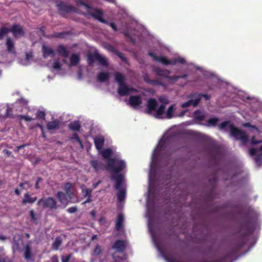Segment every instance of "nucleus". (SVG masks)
Wrapping results in <instances>:
<instances>
[{
	"instance_id": "44",
	"label": "nucleus",
	"mask_w": 262,
	"mask_h": 262,
	"mask_svg": "<svg viewBox=\"0 0 262 262\" xmlns=\"http://www.w3.org/2000/svg\"><path fill=\"white\" fill-rule=\"evenodd\" d=\"M36 117L38 118L45 119V113L41 111H38L36 114Z\"/></svg>"
},
{
	"instance_id": "20",
	"label": "nucleus",
	"mask_w": 262,
	"mask_h": 262,
	"mask_svg": "<svg viewBox=\"0 0 262 262\" xmlns=\"http://www.w3.org/2000/svg\"><path fill=\"white\" fill-rule=\"evenodd\" d=\"M104 143V138L102 136H96L94 138V144L97 149L100 150L102 148Z\"/></svg>"
},
{
	"instance_id": "52",
	"label": "nucleus",
	"mask_w": 262,
	"mask_h": 262,
	"mask_svg": "<svg viewBox=\"0 0 262 262\" xmlns=\"http://www.w3.org/2000/svg\"><path fill=\"white\" fill-rule=\"evenodd\" d=\"M166 79L169 80L177 81L179 79V76H177V75H172V76L167 75Z\"/></svg>"
},
{
	"instance_id": "64",
	"label": "nucleus",
	"mask_w": 262,
	"mask_h": 262,
	"mask_svg": "<svg viewBox=\"0 0 262 262\" xmlns=\"http://www.w3.org/2000/svg\"><path fill=\"white\" fill-rule=\"evenodd\" d=\"M52 262H58V259L56 255L52 257Z\"/></svg>"
},
{
	"instance_id": "29",
	"label": "nucleus",
	"mask_w": 262,
	"mask_h": 262,
	"mask_svg": "<svg viewBox=\"0 0 262 262\" xmlns=\"http://www.w3.org/2000/svg\"><path fill=\"white\" fill-rule=\"evenodd\" d=\"M110 75L108 73L100 72L97 75V80L100 82H104L109 79Z\"/></svg>"
},
{
	"instance_id": "2",
	"label": "nucleus",
	"mask_w": 262,
	"mask_h": 262,
	"mask_svg": "<svg viewBox=\"0 0 262 262\" xmlns=\"http://www.w3.org/2000/svg\"><path fill=\"white\" fill-rule=\"evenodd\" d=\"M125 166L124 161L114 158L107 161L106 169L108 171L117 174L123 170Z\"/></svg>"
},
{
	"instance_id": "60",
	"label": "nucleus",
	"mask_w": 262,
	"mask_h": 262,
	"mask_svg": "<svg viewBox=\"0 0 262 262\" xmlns=\"http://www.w3.org/2000/svg\"><path fill=\"white\" fill-rule=\"evenodd\" d=\"M169 64L175 65L178 63L177 58H173L171 60H169Z\"/></svg>"
},
{
	"instance_id": "53",
	"label": "nucleus",
	"mask_w": 262,
	"mask_h": 262,
	"mask_svg": "<svg viewBox=\"0 0 262 262\" xmlns=\"http://www.w3.org/2000/svg\"><path fill=\"white\" fill-rule=\"evenodd\" d=\"M53 68L56 70H60L61 69V64L58 60H56L53 66Z\"/></svg>"
},
{
	"instance_id": "62",
	"label": "nucleus",
	"mask_w": 262,
	"mask_h": 262,
	"mask_svg": "<svg viewBox=\"0 0 262 262\" xmlns=\"http://www.w3.org/2000/svg\"><path fill=\"white\" fill-rule=\"evenodd\" d=\"M178 63H180L181 64H184L185 63V59L182 58H177Z\"/></svg>"
},
{
	"instance_id": "36",
	"label": "nucleus",
	"mask_w": 262,
	"mask_h": 262,
	"mask_svg": "<svg viewBox=\"0 0 262 262\" xmlns=\"http://www.w3.org/2000/svg\"><path fill=\"white\" fill-rule=\"evenodd\" d=\"M175 110L174 105H171L166 113V118L167 119H171L172 118Z\"/></svg>"
},
{
	"instance_id": "19",
	"label": "nucleus",
	"mask_w": 262,
	"mask_h": 262,
	"mask_svg": "<svg viewBox=\"0 0 262 262\" xmlns=\"http://www.w3.org/2000/svg\"><path fill=\"white\" fill-rule=\"evenodd\" d=\"M129 103L133 106H137L142 103L140 96H131L129 98Z\"/></svg>"
},
{
	"instance_id": "27",
	"label": "nucleus",
	"mask_w": 262,
	"mask_h": 262,
	"mask_svg": "<svg viewBox=\"0 0 262 262\" xmlns=\"http://www.w3.org/2000/svg\"><path fill=\"white\" fill-rule=\"evenodd\" d=\"M91 164L97 172L102 169L103 167V165L102 162L98 161V160H92L91 162Z\"/></svg>"
},
{
	"instance_id": "46",
	"label": "nucleus",
	"mask_w": 262,
	"mask_h": 262,
	"mask_svg": "<svg viewBox=\"0 0 262 262\" xmlns=\"http://www.w3.org/2000/svg\"><path fill=\"white\" fill-rule=\"evenodd\" d=\"M16 104H21L23 106H26L28 103V101L24 98L17 99L15 102Z\"/></svg>"
},
{
	"instance_id": "7",
	"label": "nucleus",
	"mask_w": 262,
	"mask_h": 262,
	"mask_svg": "<svg viewBox=\"0 0 262 262\" xmlns=\"http://www.w3.org/2000/svg\"><path fill=\"white\" fill-rule=\"evenodd\" d=\"M10 32L13 33V35L15 38H19L25 35V32L23 27L18 24H14L11 28H10Z\"/></svg>"
},
{
	"instance_id": "50",
	"label": "nucleus",
	"mask_w": 262,
	"mask_h": 262,
	"mask_svg": "<svg viewBox=\"0 0 262 262\" xmlns=\"http://www.w3.org/2000/svg\"><path fill=\"white\" fill-rule=\"evenodd\" d=\"M71 139L77 140L80 146L82 148V141L80 139L77 134H74Z\"/></svg>"
},
{
	"instance_id": "12",
	"label": "nucleus",
	"mask_w": 262,
	"mask_h": 262,
	"mask_svg": "<svg viewBox=\"0 0 262 262\" xmlns=\"http://www.w3.org/2000/svg\"><path fill=\"white\" fill-rule=\"evenodd\" d=\"M211 156L213 159H216L221 155V150L219 146L216 145L211 144L208 147Z\"/></svg>"
},
{
	"instance_id": "51",
	"label": "nucleus",
	"mask_w": 262,
	"mask_h": 262,
	"mask_svg": "<svg viewBox=\"0 0 262 262\" xmlns=\"http://www.w3.org/2000/svg\"><path fill=\"white\" fill-rule=\"evenodd\" d=\"M122 61H125L126 58L124 57L123 54L118 51H116L115 53Z\"/></svg>"
},
{
	"instance_id": "55",
	"label": "nucleus",
	"mask_w": 262,
	"mask_h": 262,
	"mask_svg": "<svg viewBox=\"0 0 262 262\" xmlns=\"http://www.w3.org/2000/svg\"><path fill=\"white\" fill-rule=\"evenodd\" d=\"M19 118L20 119H24V120H25L27 121H32L33 120V119L31 117H30L28 116L20 115V116H19Z\"/></svg>"
},
{
	"instance_id": "54",
	"label": "nucleus",
	"mask_w": 262,
	"mask_h": 262,
	"mask_svg": "<svg viewBox=\"0 0 262 262\" xmlns=\"http://www.w3.org/2000/svg\"><path fill=\"white\" fill-rule=\"evenodd\" d=\"M65 35H66L65 32L56 33L53 35V37H57V38H63V37H64Z\"/></svg>"
},
{
	"instance_id": "6",
	"label": "nucleus",
	"mask_w": 262,
	"mask_h": 262,
	"mask_svg": "<svg viewBox=\"0 0 262 262\" xmlns=\"http://www.w3.org/2000/svg\"><path fill=\"white\" fill-rule=\"evenodd\" d=\"M89 14L93 18L100 22L105 24H108V21L103 18V12L102 10L98 9H92L89 11Z\"/></svg>"
},
{
	"instance_id": "5",
	"label": "nucleus",
	"mask_w": 262,
	"mask_h": 262,
	"mask_svg": "<svg viewBox=\"0 0 262 262\" xmlns=\"http://www.w3.org/2000/svg\"><path fill=\"white\" fill-rule=\"evenodd\" d=\"M37 205L42 206L44 208L56 210L58 208L56 200L53 197L42 198L37 202Z\"/></svg>"
},
{
	"instance_id": "22",
	"label": "nucleus",
	"mask_w": 262,
	"mask_h": 262,
	"mask_svg": "<svg viewBox=\"0 0 262 262\" xmlns=\"http://www.w3.org/2000/svg\"><path fill=\"white\" fill-rule=\"evenodd\" d=\"M57 51L60 56L64 58H67L69 56V52L67 48L62 45H60L57 47Z\"/></svg>"
},
{
	"instance_id": "1",
	"label": "nucleus",
	"mask_w": 262,
	"mask_h": 262,
	"mask_svg": "<svg viewBox=\"0 0 262 262\" xmlns=\"http://www.w3.org/2000/svg\"><path fill=\"white\" fill-rule=\"evenodd\" d=\"M226 127H228L230 130L231 135L236 140H239L244 145L248 142V136L246 133L235 127L230 121H224L219 125L220 129H225Z\"/></svg>"
},
{
	"instance_id": "39",
	"label": "nucleus",
	"mask_w": 262,
	"mask_h": 262,
	"mask_svg": "<svg viewBox=\"0 0 262 262\" xmlns=\"http://www.w3.org/2000/svg\"><path fill=\"white\" fill-rule=\"evenodd\" d=\"M0 262H12L10 258L6 255L3 249H0Z\"/></svg>"
},
{
	"instance_id": "26",
	"label": "nucleus",
	"mask_w": 262,
	"mask_h": 262,
	"mask_svg": "<svg viewBox=\"0 0 262 262\" xmlns=\"http://www.w3.org/2000/svg\"><path fill=\"white\" fill-rule=\"evenodd\" d=\"M123 221H124L123 215L122 214H119L117 216V221H116V229L117 231L120 230V229L122 228Z\"/></svg>"
},
{
	"instance_id": "9",
	"label": "nucleus",
	"mask_w": 262,
	"mask_h": 262,
	"mask_svg": "<svg viewBox=\"0 0 262 262\" xmlns=\"http://www.w3.org/2000/svg\"><path fill=\"white\" fill-rule=\"evenodd\" d=\"M5 45L7 52L9 53H11V54L16 56V52L15 48V43L11 38H7Z\"/></svg>"
},
{
	"instance_id": "30",
	"label": "nucleus",
	"mask_w": 262,
	"mask_h": 262,
	"mask_svg": "<svg viewBox=\"0 0 262 262\" xmlns=\"http://www.w3.org/2000/svg\"><path fill=\"white\" fill-rule=\"evenodd\" d=\"M31 248L29 244H27L25 246L24 252V257L26 260L31 259Z\"/></svg>"
},
{
	"instance_id": "38",
	"label": "nucleus",
	"mask_w": 262,
	"mask_h": 262,
	"mask_svg": "<svg viewBox=\"0 0 262 262\" xmlns=\"http://www.w3.org/2000/svg\"><path fill=\"white\" fill-rule=\"evenodd\" d=\"M194 117L195 120L200 121H203L205 119V116L202 114V112L199 110L194 112Z\"/></svg>"
},
{
	"instance_id": "33",
	"label": "nucleus",
	"mask_w": 262,
	"mask_h": 262,
	"mask_svg": "<svg viewBox=\"0 0 262 262\" xmlns=\"http://www.w3.org/2000/svg\"><path fill=\"white\" fill-rule=\"evenodd\" d=\"M118 191L117 193V198L119 202H121L123 201L126 195V192L125 190L124 189L120 188L119 189H118Z\"/></svg>"
},
{
	"instance_id": "13",
	"label": "nucleus",
	"mask_w": 262,
	"mask_h": 262,
	"mask_svg": "<svg viewBox=\"0 0 262 262\" xmlns=\"http://www.w3.org/2000/svg\"><path fill=\"white\" fill-rule=\"evenodd\" d=\"M148 55L152 57L154 60L161 62L164 65L167 66L169 64V59L165 56H158L151 51L148 53Z\"/></svg>"
},
{
	"instance_id": "14",
	"label": "nucleus",
	"mask_w": 262,
	"mask_h": 262,
	"mask_svg": "<svg viewBox=\"0 0 262 262\" xmlns=\"http://www.w3.org/2000/svg\"><path fill=\"white\" fill-rule=\"evenodd\" d=\"M56 197L61 204L66 205L68 204L69 200L72 198V196L70 195H68L67 194L61 191H59L57 192Z\"/></svg>"
},
{
	"instance_id": "49",
	"label": "nucleus",
	"mask_w": 262,
	"mask_h": 262,
	"mask_svg": "<svg viewBox=\"0 0 262 262\" xmlns=\"http://www.w3.org/2000/svg\"><path fill=\"white\" fill-rule=\"evenodd\" d=\"M159 100L163 103L162 105L167 104L169 103L168 99L165 96L160 97Z\"/></svg>"
},
{
	"instance_id": "37",
	"label": "nucleus",
	"mask_w": 262,
	"mask_h": 262,
	"mask_svg": "<svg viewBox=\"0 0 262 262\" xmlns=\"http://www.w3.org/2000/svg\"><path fill=\"white\" fill-rule=\"evenodd\" d=\"M72 183L68 182L66 183L64 187V190L65 191V193L67 194L68 195H70L71 196H72L73 194V191L72 190Z\"/></svg>"
},
{
	"instance_id": "15",
	"label": "nucleus",
	"mask_w": 262,
	"mask_h": 262,
	"mask_svg": "<svg viewBox=\"0 0 262 262\" xmlns=\"http://www.w3.org/2000/svg\"><path fill=\"white\" fill-rule=\"evenodd\" d=\"M111 179L115 181V188L116 189L121 188L123 179V175L122 174L114 175L112 176Z\"/></svg>"
},
{
	"instance_id": "4",
	"label": "nucleus",
	"mask_w": 262,
	"mask_h": 262,
	"mask_svg": "<svg viewBox=\"0 0 262 262\" xmlns=\"http://www.w3.org/2000/svg\"><path fill=\"white\" fill-rule=\"evenodd\" d=\"M59 14L62 17H66L67 14L72 12L80 13V10L77 8L60 2L56 5Z\"/></svg>"
},
{
	"instance_id": "58",
	"label": "nucleus",
	"mask_w": 262,
	"mask_h": 262,
	"mask_svg": "<svg viewBox=\"0 0 262 262\" xmlns=\"http://www.w3.org/2000/svg\"><path fill=\"white\" fill-rule=\"evenodd\" d=\"M77 210V209L76 207H72L68 209L67 211L68 212L70 213H75Z\"/></svg>"
},
{
	"instance_id": "23",
	"label": "nucleus",
	"mask_w": 262,
	"mask_h": 262,
	"mask_svg": "<svg viewBox=\"0 0 262 262\" xmlns=\"http://www.w3.org/2000/svg\"><path fill=\"white\" fill-rule=\"evenodd\" d=\"M115 81L118 83V85L125 83L126 80L125 76L122 73L116 72L114 73Z\"/></svg>"
},
{
	"instance_id": "24",
	"label": "nucleus",
	"mask_w": 262,
	"mask_h": 262,
	"mask_svg": "<svg viewBox=\"0 0 262 262\" xmlns=\"http://www.w3.org/2000/svg\"><path fill=\"white\" fill-rule=\"evenodd\" d=\"M60 122L58 120H54L48 122L47 124V127L49 130H53L58 129L59 127Z\"/></svg>"
},
{
	"instance_id": "31",
	"label": "nucleus",
	"mask_w": 262,
	"mask_h": 262,
	"mask_svg": "<svg viewBox=\"0 0 262 262\" xmlns=\"http://www.w3.org/2000/svg\"><path fill=\"white\" fill-rule=\"evenodd\" d=\"M62 244V239L60 236H58L55 238V241L52 244V249L54 250H58L59 247Z\"/></svg>"
},
{
	"instance_id": "35",
	"label": "nucleus",
	"mask_w": 262,
	"mask_h": 262,
	"mask_svg": "<svg viewBox=\"0 0 262 262\" xmlns=\"http://www.w3.org/2000/svg\"><path fill=\"white\" fill-rule=\"evenodd\" d=\"M91 193H92L91 189H86L84 195L83 196V199L84 198H85L86 200L83 201V204H85L87 203L91 202Z\"/></svg>"
},
{
	"instance_id": "21",
	"label": "nucleus",
	"mask_w": 262,
	"mask_h": 262,
	"mask_svg": "<svg viewBox=\"0 0 262 262\" xmlns=\"http://www.w3.org/2000/svg\"><path fill=\"white\" fill-rule=\"evenodd\" d=\"M154 72L159 76L167 78V75H169L170 71L166 69H162L161 68H155L154 69Z\"/></svg>"
},
{
	"instance_id": "25",
	"label": "nucleus",
	"mask_w": 262,
	"mask_h": 262,
	"mask_svg": "<svg viewBox=\"0 0 262 262\" xmlns=\"http://www.w3.org/2000/svg\"><path fill=\"white\" fill-rule=\"evenodd\" d=\"M37 199L36 196L31 197L28 192L24 194V198L22 200V203L23 204H26L27 203H33Z\"/></svg>"
},
{
	"instance_id": "57",
	"label": "nucleus",
	"mask_w": 262,
	"mask_h": 262,
	"mask_svg": "<svg viewBox=\"0 0 262 262\" xmlns=\"http://www.w3.org/2000/svg\"><path fill=\"white\" fill-rule=\"evenodd\" d=\"M108 25L111 26V27L112 28V29L114 31H117L118 30L117 27L115 23H114L113 22H111V23H109L108 22Z\"/></svg>"
},
{
	"instance_id": "63",
	"label": "nucleus",
	"mask_w": 262,
	"mask_h": 262,
	"mask_svg": "<svg viewBox=\"0 0 262 262\" xmlns=\"http://www.w3.org/2000/svg\"><path fill=\"white\" fill-rule=\"evenodd\" d=\"M11 112H12V108L9 107H8L6 110V116L10 117V113Z\"/></svg>"
},
{
	"instance_id": "40",
	"label": "nucleus",
	"mask_w": 262,
	"mask_h": 262,
	"mask_svg": "<svg viewBox=\"0 0 262 262\" xmlns=\"http://www.w3.org/2000/svg\"><path fill=\"white\" fill-rule=\"evenodd\" d=\"M79 57L76 54H73L70 57L71 65L76 66L79 61Z\"/></svg>"
},
{
	"instance_id": "56",
	"label": "nucleus",
	"mask_w": 262,
	"mask_h": 262,
	"mask_svg": "<svg viewBox=\"0 0 262 262\" xmlns=\"http://www.w3.org/2000/svg\"><path fill=\"white\" fill-rule=\"evenodd\" d=\"M42 181V179L40 177H38L37 179V180L36 181L35 187L36 189H38L40 188V186L39 185V183Z\"/></svg>"
},
{
	"instance_id": "42",
	"label": "nucleus",
	"mask_w": 262,
	"mask_h": 262,
	"mask_svg": "<svg viewBox=\"0 0 262 262\" xmlns=\"http://www.w3.org/2000/svg\"><path fill=\"white\" fill-rule=\"evenodd\" d=\"M190 97L192 98H200V100L202 97H204L206 100H208L210 99V97L209 95L207 94H197L194 93L190 95Z\"/></svg>"
},
{
	"instance_id": "59",
	"label": "nucleus",
	"mask_w": 262,
	"mask_h": 262,
	"mask_svg": "<svg viewBox=\"0 0 262 262\" xmlns=\"http://www.w3.org/2000/svg\"><path fill=\"white\" fill-rule=\"evenodd\" d=\"M257 153V150L254 148L249 149V154L251 156H255Z\"/></svg>"
},
{
	"instance_id": "28",
	"label": "nucleus",
	"mask_w": 262,
	"mask_h": 262,
	"mask_svg": "<svg viewBox=\"0 0 262 262\" xmlns=\"http://www.w3.org/2000/svg\"><path fill=\"white\" fill-rule=\"evenodd\" d=\"M113 154V151L110 148L105 149L102 150L101 152V155L102 157L107 160V161H109L110 159H111V156Z\"/></svg>"
},
{
	"instance_id": "48",
	"label": "nucleus",
	"mask_w": 262,
	"mask_h": 262,
	"mask_svg": "<svg viewBox=\"0 0 262 262\" xmlns=\"http://www.w3.org/2000/svg\"><path fill=\"white\" fill-rule=\"evenodd\" d=\"M72 254H69L67 255H62L61 259L62 262H69V260L71 258Z\"/></svg>"
},
{
	"instance_id": "10",
	"label": "nucleus",
	"mask_w": 262,
	"mask_h": 262,
	"mask_svg": "<svg viewBox=\"0 0 262 262\" xmlns=\"http://www.w3.org/2000/svg\"><path fill=\"white\" fill-rule=\"evenodd\" d=\"M23 243V239L19 234H15L13 237V248L18 251H21V244Z\"/></svg>"
},
{
	"instance_id": "45",
	"label": "nucleus",
	"mask_w": 262,
	"mask_h": 262,
	"mask_svg": "<svg viewBox=\"0 0 262 262\" xmlns=\"http://www.w3.org/2000/svg\"><path fill=\"white\" fill-rule=\"evenodd\" d=\"M146 81L152 85H162V82L158 80H146Z\"/></svg>"
},
{
	"instance_id": "47",
	"label": "nucleus",
	"mask_w": 262,
	"mask_h": 262,
	"mask_svg": "<svg viewBox=\"0 0 262 262\" xmlns=\"http://www.w3.org/2000/svg\"><path fill=\"white\" fill-rule=\"evenodd\" d=\"M102 252V249L101 247L99 245H96L95 247L94 250V253L95 255H99Z\"/></svg>"
},
{
	"instance_id": "34",
	"label": "nucleus",
	"mask_w": 262,
	"mask_h": 262,
	"mask_svg": "<svg viewBox=\"0 0 262 262\" xmlns=\"http://www.w3.org/2000/svg\"><path fill=\"white\" fill-rule=\"evenodd\" d=\"M69 128L73 131L79 130L81 126L79 121L71 122L69 125Z\"/></svg>"
},
{
	"instance_id": "16",
	"label": "nucleus",
	"mask_w": 262,
	"mask_h": 262,
	"mask_svg": "<svg viewBox=\"0 0 262 262\" xmlns=\"http://www.w3.org/2000/svg\"><path fill=\"white\" fill-rule=\"evenodd\" d=\"M42 52L44 58H47L49 56L54 57L55 55L54 51L51 47L46 46L45 45H43L42 46Z\"/></svg>"
},
{
	"instance_id": "61",
	"label": "nucleus",
	"mask_w": 262,
	"mask_h": 262,
	"mask_svg": "<svg viewBox=\"0 0 262 262\" xmlns=\"http://www.w3.org/2000/svg\"><path fill=\"white\" fill-rule=\"evenodd\" d=\"M30 215L31 216L32 220H33V221H36V219L35 217V214H34L33 211H32V210L30 211Z\"/></svg>"
},
{
	"instance_id": "17",
	"label": "nucleus",
	"mask_w": 262,
	"mask_h": 262,
	"mask_svg": "<svg viewBox=\"0 0 262 262\" xmlns=\"http://www.w3.org/2000/svg\"><path fill=\"white\" fill-rule=\"evenodd\" d=\"M117 92L120 96L127 95L130 92V90L125 83L119 85Z\"/></svg>"
},
{
	"instance_id": "11",
	"label": "nucleus",
	"mask_w": 262,
	"mask_h": 262,
	"mask_svg": "<svg viewBox=\"0 0 262 262\" xmlns=\"http://www.w3.org/2000/svg\"><path fill=\"white\" fill-rule=\"evenodd\" d=\"M126 248V242L123 240H117L112 246V248L116 250L117 252H123Z\"/></svg>"
},
{
	"instance_id": "3",
	"label": "nucleus",
	"mask_w": 262,
	"mask_h": 262,
	"mask_svg": "<svg viewBox=\"0 0 262 262\" xmlns=\"http://www.w3.org/2000/svg\"><path fill=\"white\" fill-rule=\"evenodd\" d=\"M88 62L90 66H92L94 63L97 61L100 66L107 68L109 63L106 57L101 55L97 52L93 53H89L87 57Z\"/></svg>"
},
{
	"instance_id": "41",
	"label": "nucleus",
	"mask_w": 262,
	"mask_h": 262,
	"mask_svg": "<svg viewBox=\"0 0 262 262\" xmlns=\"http://www.w3.org/2000/svg\"><path fill=\"white\" fill-rule=\"evenodd\" d=\"M10 32V29L6 27H2L0 28V40L4 39L5 35Z\"/></svg>"
},
{
	"instance_id": "8",
	"label": "nucleus",
	"mask_w": 262,
	"mask_h": 262,
	"mask_svg": "<svg viewBox=\"0 0 262 262\" xmlns=\"http://www.w3.org/2000/svg\"><path fill=\"white\" fill-rule=\"evenodd\" d=\"M158 103L155 99L149 98L147 101L146 108L145 112L147 114H151L156 110Z\"/></svg>"
},
{
	"instance_id": "43",
	"label": "nucleus",
	"mask_w": 262,
	"mask_h": 262,
	"mask_svg": "<svg viewBox=\"0 0 262 262\" xmlns=\"http://www.w3.org/2000/svg\"><path fill=\"white\" fill-rule=\"evenodd\" d=\"M218 121L219 119L217 118H211L208 120L207 122L212 126H215Z\"/></svg>"
},
{
	"instance_id": "32",
	"label": "nucleus",
	"mask_w": 262,
	"mask_h": 262,
	"mask_svg": "<svg viewBox=\"0 0 262 262\" xmlns=\"http://www.w3.org/2000/svg\"><path fill=\"white\" fill-rule=\"evenodd\" d=\"M165 107L164 105H161L158 108H156L155 111L156 112V114L155 115V117L157 118L161 119L162 118V115L164 114L165 111Z\"/></svg>"
},
{
	"instance_id": "18",
	"label": "nucleus",
	"mask_w": 262,
	"mask_h": 262,
	"mask_svg": "<svg viewBox=\"0 0 262 262\" xmlns=\"http://www.w3.org/2000/svg\"><path fill=\"white\" fill-rule=\"evenodd\" d=\"M193 98V99H191L187 102L183 103L181 104V107L182 108H186L191 105L193 106H196L199 103L200 101V98L195 97Z\"/></svg>"
}]
</instances>
